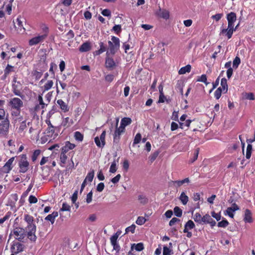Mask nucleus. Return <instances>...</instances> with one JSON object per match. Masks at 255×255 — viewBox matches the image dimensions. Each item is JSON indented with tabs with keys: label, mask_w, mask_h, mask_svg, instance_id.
<instances>
[{
	"label": "nucleus",
	"mask_w": 255,
	"mask_h": 255,
	"mask_svg": "<svg viewBox=\"0 0 255 255\" xmlns=\"http://www.w3.org/2000/svg\"><path fill=\"white\" fill-rule=\"evenodd\" d=\"M13 235L15 240L20 242H24L26 238H28L31 241L35 242L37 239L35 233H32V237L29 235V230L26 228H21L18 226H13V229L11 231L9 237Z\"/></svg>",
	"instance_id": "nucleus-1"
},
{
	"label": "nucleus",
	"mask_w": 255,
	"mask_h": 255,
	"mask_svg": "<svg viewBox=\"0 0 255 255\" xmlns=\"http://www.w3.org/2000/svg\"><path fill=\"white\" fill-rule=\"evenodd\" d=\"M8 105L10 108L11 118L20 119L21 108L23 106L22 101L18 98H12L9 99Z\"/></svg>",
	"instance_id": "nucleus-2"
},
{
	"label": "nucleus",
	"mask_w": 255,
	"mask_h": 255,
	"mask_svg": "<svg viewBox=\"0 0 255 255\" xmlns=\"http://www.w3.org/2000/svg\"><path fill=\"white\" fill-rule=\"evenodd\" d=\"M227 19L228 20V28H224L221 31V34L226 36L228 39H230L235 29H233L234 22L237 20V15L234 12H231L227 14Z\"/></svg>",
	"instance_id": "nucleus-3"
},
{
	"label": "nucleus",
	"mask_w": 255,
	"mask_h": 255,
	"mask_svg": "<svg viewBox=\"0 0 255 255\" xmlns=\"http://www.w3.org/2000/svg\"><path fill=\"white\" fill-rule=\"evenodd\" d=\"M10 122L7 117H5V112L0 108V135H6L9 132Z\"/></svg>",
	"instance_id": "nucleus-4"
},
{
	"label": "nucleus",
	"mask_w": 255,
	"mask_h": 255,
	"mask_svg": "<svg viewBox=\"0 0 255 255\" xmlns=\"http://www.w3.org/2000/svg\"><path fill=\"white\" fill-rule=\"evenodd\" d=\"M18 173H25L29 169V162L26 154H21L16 157Z\"/></svg>",
	"instance_id": "nucleus-5"
},
{
	"label": "nucleus",
	"mask_w": 255,
	"mask_h": 255,
	"mask_svg": "<svg viewBox=\"0 0 255 255\" xmlns=\"http://www.w3.org/2000/svg\"><path fill=\"white\" fill-rule=\"evenodd\" d=\"M42 29L43 31L42 35H38L29 40L28 45L29 46H32L41 43L47 38L49 33L48 27L45 25H43Z\"/></svg>",
	"instance_id": "nucleus-6"
},
{
	"label": "nucleus",
	"mask_w": 255,
	"mask_h": 255,
	"mask_svg": "<svg viewBox=\"0 0 255 255\" xmlns=\"http://www.w3.org/2000/svg\"><path fill=\"white\" fill-rule=\"evenodd\" d=\"M20 119L11 118V123L14 126L18 125L19 124V126L17 128V132L19 133H22L24 132L25 130L27 129V126H29L31 124L30 122H28L26 123V120L24 119L23 116H20Z\"/></svg>",
	"instance_id": "nucleus-7"
},
{
	"label": "nucleus",
	"mask_w": 255,
	"mask_h": 255,
	"mask_svg": "<svg viewBox=\"0 0 255 255\" xmlns=\"http://www.w3.org/2000/svg\"><path fill=\"white\" fill-rule=\"evenodd\" d=\"M24 219L27 223L26 229L29 230V235L32 237V233H35L36 230V225L34 223V218L28 214H24Z\"/></svg>",
	"instance_id": "nucleus-8"
},
{
	"label": "nucleus",
	"mask_w": 255,
	"mask_h": 255,
	"mask_svg": "<svg viewBox=\"0 0 255 255\" xmlns=\"http://www.w3.org/2000/svg\"><path fill=\"white\" fill-rule=\"evenodd\" d=\"M112 41H109V50L111 54H115L119 49L120 47V41L119 38L113 36L111 38Z\"/></svg>",
	"instance_id": "nucleus-9"
},
{
	"label": "nucleus",
	"mask_w": 255,
	"mask_h": 255,
	"mask_svg": "<svg viewBox=\"0 0 255 255\" xmlns=\"http://www.w3.org/2000/svg\"><path fill=\"white\" fill-rule=\"evenodd\" d=\"M106 130L103 131L100 137L96 136L94 138L95 142L99 148H103L106 144Z\"/></svg>",
	"instance_id": "nucleus-10"
},
{
	"label": "nucleus",
	"mask_w": 255,
	"mask_h": 255,
	"mask_svg": "<svg viewBox=\"0 0 255 255\" xmlns=\"http://www.w3.org/2000/svg\"><path fill=\"white\" fill-rule=\"evenodd\" d=\"M24 245L19 242H14L10 247L11 253L18 254L23 251Z\"/></svg>",
	"instance_id": "nucleus-11"
},
{
	"label": "nucleus",
	"mask_w": 255,
	"mask_h": 255,
	"mask_svg": "<svg viewBox=\"0 0 255 255\" xmlns=\"http://www.w3.org/2000/svg\"><path fill=\"white\" fill-rule=\"evenodd\" d=\"M14 157L9 158L5 164L1 167V171L4 173H8L12 169V163L14 160Z\"/></svg>",
	"instance_id": "nucleus-12"
},
{
	"label": "nucleus",
	"mask_w": 255,
	"mask_h": 255,
	"mask_svg": "<svg viewBox=\"0 0 255 255\" xmlns=\"http://www.w3.org/2000/svg\"><path fill=\"white\" fill-rule=\"evenodd\" d=\"M202 224H209L211 228H213L216 225V222L209 214H206L203 216Z\"/></svg>",
	"instance_id": "nucleus-13"
},
{
	"label": "nucleus",
	"mask_w": 255,
	"mask_h": 255,
	"mask_svg": "<svg viewBox=\"0 0 255 255\" xmlns=\"http://www.w3.org/2000/svg\"><path fill=\"white\" fill-rule=\"evenodd\" d=\"M21 84L20 82L17 83H12V91L16 96L21 97L22 94L20 92Z\"/></svg>",
	"instance_id": "nucleus-14"
},
{
	"label": "nucleus",
	"mask_w": 255,
	"mask_h": 255,
	"mask_svg": "<svg viewBox=\"0 0 255 255\" xmlns=\"http://www.w3.org/2000/svg\"><path fill=\"white\" fill-rule=\"evenodd\" d=\"M111 245L113 247V249L117 253H119L120 251V246L117 243V236H112L110 238Z\"/></svg>",
	"instance_id": "nucleus-15"
},
{
	"label": "nucleus",
	"mask_w": 255,
	"mask_h": 255,
	"mask_svg": "<svg viewBox=\"0 0 255 255\" xmlns=\"http://www.w3.org/2000/svg\"><path fill=\"white\" fill-rule=\"evenodd\" d=\"M76 147L75 144L71 143L69 141L65 142V144L63 146L61 150V152L67 153L69 150L74 149Z\"/></svg>",
	"instance_id": "nucleus-16"
},
{
	"label": "nucleus",
	"mask_w": 255,
	"mask_h": 255,
	"mask_svg": "<svg viewBox=\"0 0 255 255\" xmlns=\"http://www.w3.org/2000/svg\"><path fill=\"white\" fill-rule=\"evenodd\" d=\"M105 65L106 67L110 70L113 69L116 66L114 60L110 57H107L106 58Z\"/></svg>",
	"instance_id": "nucleus-17"
},
{
	"label": "nucleus",
	"mask_w": 255,
	"mask_h": 255,
	"mask_svg": "<svg viewBox=\"0 0 255 255\" xmlns=\"http://www.w3.org/2000/svg\"><path fill=\"white\" fill-rule=\"evenodd\" d=\"M244 221L245 223H251L253 222L252 214L251 211L247 209L245 212Z\"/></svg>",
	"instance_id": "nucleus-18"
},
{
	"label": "nucleus",
	"mask_w": 255,
	"mask_h": 255,
	"mask_svg": "<svg viewBox=\"0 0 255 255\" xmlns=\"http://www.w3.org/2000/svg\"><path fill=\"white\" fill-rule=\"evenodd\" d=\"M57 104L59 106L61 110L64 113L69 111V107L68 105L64 102L62 99H59L57 101Z\"/></svg>",
	"instance_id": "nucleus-19"
},
{
	"label": "nucleus",
	"mask_w": 255,
	"mask_h": 255,
	"mask_svg": "<svg viewBox=\"0 0 255 255\" xmlns=\"http://www.w3.org/2000/svg\"><path fill=\"white\" fill-rule=\"evenodd\" d=\"M123 133H124V132L116 128V130H115V132H114V136H113L114 143H115L116 144L119 143L120 138H121V135Z\"/></svg>",
	"instance_id": "nucleus-20"
},
{
	"label": "nucleus",
	"mask_w": 255,
	"mask_h": 255,
	"mask_svg": "<svg viewBox=\"0 0 255 255\" xmlns=\"http://www.w3.org/2000/svg\"><path fill=\"white\" fill-rule=\"evenodd\" d=\"M91 48L90 43L86 42L83 43L79 47V51L81 52H87Z\"/></svg>",
	"instance_id": "nucleus-21"
},
{
	"label": "nucleus",
	"mask_w": 255,
	"mask_h": 255,
	"mask_svg": "<svg viewBox=\"0 0 255 255\" xmlns=\"http://www.w3.org/2000/svg\"><path fill=\"white\" fill-rule=\"evenodd\" d=\"M223 92L226 93L228 92V86L227 84V80L225 78H223L221 79V87Z\"/></svg>",
	"instance_id": "nucleus-22"
},
{
	"label": "nucleus",
	"mask_w": 255,
	"mask_h": 255,
	"mask_svg": "<svg viewBox=\"0 0 255 255\" xmlns=\"http://www.w3.org/2000/svg\"><path fill=\"white\" fill-rule=\"evenodd\" d=\"M144 249L143 244L142 243H139L138 244H133L131 247V250H133L134 249L138 252L142 251Z\"/></svg>",
	"instance_id": "nucleus-23"
},
{
	"label": "nucleus",
	"mask_w": 255,
	"mask_h": 255,
	"mask_svg": "<svg viewBox=\"0 0 255 255\" xmlns=\"http://www.w3.org/2000/svg\"><path fill=\"white\" fill-rule=\"evenodd\" d=\"M195 227V224L192 220H189L185 225L184 229L183 230L184 233L187 232L188 230H191Z\"/></svg>",
	"instance_id": "nucleus-24"
},
{
	"label": "nucleus",
	"mask_w": 255,
	"mask_h": 255,
	"mask_svg": "<svg viewBox=\"0 0 255 255\" xmlns=\"http://www.w3.org/2000/svg\"><path fill=\"white\" fill-rule=\"evenodd\" d=\"M119 159L118 158L117 159H115L112 162L111 165L110 170L109 171L111 173H115L117 170V165L119 162Z\"/></svg>",
	"instance_id": "nucleus-25"
},
{
	"label": "nucleus",
	"mask_w": 255,
	"mask_h": 255,
	"mask_svg": "<svg viewBox=\"0 0 255 255\" xmlns=\"http://www.w3.org/2000/svg\"><path fill=\"white\" fill-rule=\"evenodd\" d=\"M191 66L190 65L188 64V65H187L186 66L180 68V69L178 71V73L180 75L184 74L186 73L190 72L191 71Z\"/></svg>",
	"instance_id": "nucleus-26"
},
{
	"label": "nucleus",
	"mask_w": 255,
	"mask_h": 255,
	"mask_svg": "<svg viewBox=\"0 0 255 255\" xmlns=\"http://www.w3.org/2000/svg\"><path fill=\"white\" fill-rule=\"evenodd\" d=\"M72 123V120L70 119L69 117H67L63 120L61 126L65 128H68L70 127Z\"/></svg>",
	"instance_id": "nucleus-27"
},
{
	"label": "nucleus",
	"mask_w": 255,
	"mask_h": 255,
	"mask_svg": "<svg viewBox=\"0 0 255 255\" xmlns=\"http://www.w3.org/2000/svg\"><path fill=\"white\" fill-rule=\"evenodd\" d=\"M179 199L181 201V202H182V204L183 205H185L188 202L189 198L185 194V193L184 192H182L180 194V196L179 197Z\"/></svg>",
	"instance_id": "nucleus-28"
},
{
	"label": "nucleus",
	"mask_w": 255,
	"mask_h": 255,
	"mask_svg": "<svg viewBox=\"0 0 255 255\" xmlns=\"http://www.w3.org/2000/svg\"><path fill=\"white\" fill-rule=\"evenodd\" d=\"M185 123H183V122H179V128H180L181 129H184L185 127H186L187 128L186 130H187L188 128L189 127L192 121L188 119V120H185Z\"/></svg>",
	"instance_id": "nucleus-29"
},
{
	"label": "nucleus",
	"mask_w": 255,
	"mask_h": 255,
	"mask_svg": "<svg viewBox=\"0 0 255 255\" xmlns=\"http://www.w3.org/2000/svg\"><path fill=\"white\" fill-rule=\"evenodd\" d=\"M94 177V170H91L90 172H89L88 173V174L84 181H86V182L88 181V182L91 183L93 181Z\"/></svg>",
	"instance_id": "nucleus-30"
},
{
	"label": "nucleus",
	"mask_w": 255,
	"mask_h": 255,
	"mask_svg": "<svg viewBox=\"0 0 255 255\" xmlns=\"http://www.w3.org/2000/svg\"><path fill=\"white\" fill-rule=\"evenodd\" d=\"M53 85V82L52 80H48L47 82L42 87L43 91H47L50 90Z\"/></svg>",
	"instance_id": "nucleus-31"
},
{
	"label": "nucleus",
	"mask_w": 255,
	"mask_h": 255,
	"mask_svg": "<svg viewBox=\"0 0 255 255\" xmlns=\"http://www.w3.org/2000/svg\"><path fill=\"white\" fill-rule=\"evenodd\" d=\"M99 45L100 49L96 52L97 55H100L102 54V53L105 52L107 49V46L104 45L103 42H100L99 43Z\"/></svg>",
	"instance_id": "nucleus-32"
},
{
	"label": "nucleus",
	"mask_w": 255,
	"mask_h": 255,
	"mask_svg": "<svg viewBox=\"0 0 255 255\" xmlns=\"http://www.w3.org/2000/svg\"><path fill=\"white\" fill-rule=\"evenodd\" d=\"M190 182V179L189 178H186L181 180H176L174 181V184H176L177 186L180 187L184 183H189Z\"/></svg>",
	"instance_id": "nucleus-33"
},
{
	"label": "nucleus",
	"mask_w": 255,
	"mask_h": 255,
	"mask_svg": "<svg viewBox=\"0 0 255 255\" xmlns=\"http://www.w3.org/2000/svg\"><path fill=\"white\" fill-rule=\"evenodd\" d=\"M75 139L79 142H82L84 139V135L80 131H77L74 132Z\"/></svg>",
	"instance_id": "nucleus-34"
},
{
	"label": "nucleus",
	"mask_w": 255,
	"mask_h": 255,
	"mask_svg": "<svg viewBox=\"0 0 255 255\" xmlns=\"http://www.w3.org/2000/svg\"><path fill=\"white\" fill-rule=\"evenodd\" d=\"M253 150V146L251 144L249 143L247 147V151L246 154V157L247 159H250L251 156L252 152Z\"/></svg>",
	"instance_id": "nucleus-35"
},
{
	"label": "nucleus",
	"mask_w": 255,
	"mask_h": 255,
	"mask_svg": "<svg viewBox=\"0 0 255 255\" xmlns=\"http://www.w3.org/2000/svg\"><path fill=\"white\" fill-rule=\"evenodd\" d=\"M14 70L15 68L14 66L7 64L4 70V72L9 75L10 73L14 72Z\"/></svg>",
	"instance_id": "nucleus-36"
},
{
	"label": "nucleus",
	"mask_w": 255,
	"mask_h": 255,
	"mask_svg": "<svg viewBox=\"0 0 255 255\" xmlns=\"http://www.w3.org/2000/svg\"><path fill=\"white\" fill-rule=\"evenodd\" d=\"M131 122H132V121L130 118H124L122 119L121 124V125H123L126 127L127 126L130 124L131 123Z\"/></svg>",
	"instance_id": "nucleus-37"
},
{
	"label": "nucleus",
	"mask_w": 255,
	"mask_h": 255,
	"mask_svg": "<svg viewBox=\"0 0 255 255\" xmlns=\"http://www.w3.org/2000/svg\"><path fill=\"white\" fill-rule=\"evenodd\" d=\"M148 220V219H146L145 217L139 216L137 218V220L135 221V223L136 224H137L138 225H142Z\"/></svg>",
	"instance_id": "nucleus-38"
},
{
	"label": "nucleus",
	"mask_w": 255,
	"mask_h": 255,
	"mask_svg": "<svg viewBox=\"0 0 255 255\" xmlns=\"http://www.w3.org/2000/svg\"><path fill=\"white\" fill-rule=\"evenodd\" d=\"M194 220L199 224H202L203 216L199 213H196L193 217Z\"/></svg>",
	"instance_id": "nucleus-39"
},
{
	"label": "nucleus",
	"mask_w": 255,
	"mask_h": 255,
	"mask_svg": "<svg viewBox=\"0 0 255 255\" xmlns=\"http://www.w3.org/2000/svg\"><path fill=\"white\" fill-rule=\"evenodd\" d=\"M40 153L41 150L39 149L34 150L31 156V160L32 162H34L36 160L38 156L40 155Z\"/></svg>",
	"instance_id": "nucleus-40"
},
{
	"label": "nucleus",
	"mask_w": 255,
	"mask_h": 255,
	"mask_svg": "<svg viewBox=\"0 0 255 255\" xmlns=\"http://www.w3.org/2000/svg\"><path fill=\"white\" fill-rule=\"evenodd\" d=\"M197 82H201L204 83L206 85H208L209 83L207 81V76L205 74H202L200 77H199L197 80Z\"/></svg>",
	"instance_id": "nucleus-41"
},
{
	"label": "nucleus",
	"mask_w": 255,
	"mask_h": 255,
	"mask_svg": "<svg viewBox=\"0 0 255 255\" xmlns=\"http://www.w3.org/2000/svg\"><path fill=\"white\" fill-rule=\"evenodd\" d=\"M138 200L139 201V202L140 203H141L142 204H145L148 201V199L146 198V197L145 195H142V194L139 195L138 196Z\"/></svg>",
	"instance_id": "nucleus-42"
},
{
	"label": "nucleus",
	"mask_w": 255,
	"mask_h": 255,
	"mask_svg": "<svg viewBox=\"0 0 255 255\" xmlns=\"http://www.w3.org/2000/svg\"><path fill=\"white\" fill-rule=\"evenodd\" d=\"M55 132V127H48L46 129V133L48 136L52 137Z\"/></svg>",
	"instance_id": "nucleus-43"
},
{
	"label": "nucleus",
	"mask_w": 255,
	"mask_h": 255,
	"mask_svg": "<svg viewBox=\"0 0 255 255\" xmlns=\"http://www.w3.org/2000/svg\"><path fill=\"white\" fill-rule=\"evenodd\" d=\"M222 92L223 90H222L221 87L218 88L215 91L214 93V96L217 100H218L221 97Z\"/></svg>",
	"instance_id": "nucleus-44"
},
{
	"label": "nucleus",
	"mask_w": 255,
	"mask_h": 255,
	"mask_svg": "<svg viewBox=\"0 0 255 255\" xmlns=\"http://www.w3.org/2000/svg\"><path fill=\"white\" fill-rule=\"evenodd\" d=\"M67 158H68V157H67L66 153L61 152L60 155V160L62 163L65 164L66 162Z\"/></svg>",
	"instance_id": "nucleus-45"
},
{
	"label": "nucleus",
	"mask_w": 255,
	"mask_h": 255,
	"mask_svg": "<svg viewBox=\"0 0 255 255\" xmlns=\"http://www.w3.org/2000/svg\"><path fill=\"white\" fill-rule=\"evenodd\" d=\"M229 225V222L226 219H224L222 221L219 222L218 226L221 228H226Z\"/></svg>",
	"instance_id": "nucleus-46"
},
{
	"label": "nucleus",
	"mask_w": 255,
	"mask_h": 255,
	"mask_svg": "<svg viewBox=\"0 0 255 255\" xmlns=\"http://www.w3.org/2000/svg\"><path fill=\"white\" fill-rule=\"evenodd\" d=\"M136 228V226L134 224H132L131 226L127 227L126 229V234L128 233V232H131L133 234L135 232V229Z\"/></svg>",
	"instance_id": "nucleus-47"
},
{
	"label": "nucleus",
	"mask_w": 255,
	"mask_h": 255,
	"mask_svg": "<svg viewBox=\"0 0 255 255\" xmlns=\"http://www.w3.org/2000/svg\"><path fill=\"white\" fill-rule=\"evenodd\" d=\"M228 201L231 204V207H239L238 204L236 203L237 200H235L233 197L231 196Z\"/></svg>",
	"instance_id": "nucleus-48"
},
{
	"label": "nucleus",
	"mask_w": 255,
	"mask_h": 255,
	"mask_svg": "<svg viewBox=\"0 0 255 255\" xmlns=\"http://www.w3.org/2000/svg\"><path fill=\"white\" fill-rule=\"evenodd\" d=\"M11 216V213L10 212H7L6 215L3 218L0 219V225L2 224L4 222L8 220Z\"/></svg>",
	"instance_id": "nucleus-49"
},
{
	"label": "nucleus",
	"mask_w": 255,
	"mask_h": 255,
	"mask_svg": "<svg viewBox=\"0 0 255 255\" xmlns=\"http://www.w3.org/2000/svg\"><path fill=\"white\" fill-rule=\"evenodd\" d=\"M240 63V58L239 57L236 56L233 60V67L235 68H237L239 67Z\"/></svg>",
	"instance_id": "nucleus-50"
},
{
	"label": "nucleus",
	"mask_w": 255,
	"mask_h": 255,
	"mask_svg": "<svg viewBox=\"0 0 255 255\" xmlns=\"http://www.w3.org/2000/svg\"><path fill=\"white\" fill-rule=\"evenodd\" d=\"M28 132L31 134V138L34 139L35 136L37 134V131L36 129L33 128L32 127H30Z\"/></svg>",
	"instance_id": "nucleus-51"
},
{
	"label": "nucleus",
	"mask_w": 255,
	"mask_h": 255,
	"mask_svg": "<svg viewBox=\"0 0 255 255\" xmlns=\"http://www.w3.org/2000/svg\"><path fill=\"white\" fill-rule=\"evenodd\" d=\"M32 74L33 76L35 77L36 80H38L41 77L42 73L37 70H34L32 71Z\"/></svg>",
	"instance_id": "nucleus-52"
},
{
	"label": "nucleus",
	"mask_w": 255,
	"mask_h": 255,
	"mask_svg": "<svg viewBox=\"0 0 255 255\" xmlns=\"http://www.w3.org/2000/svg\"><path fill=\"white\" fill-rule=\"evenodd\" d=\"M113 30H114L117 34H119L122 31L121 25L120 24L115 25L113 27Z\"/></svg>",
	"instance_id": "nucleus-53"
},
{
	"label": "nucleus",
	"mask_w": 255,
	"mask_h": 255,
	"mask_svg": "<svg viewBox=\"0 0 255 255\" xmlns=\"http://www.w3.org/2000/svg\"><path fill=\"white\" fill-rule=\"evenodd\" d=\"M141 139V135L140 133H137L134 138L133 144H136L140 142Z\"/></svg>",
	"instance_id": "nucleus-54"
},
{
	"label": "nucleus",
	"mask_w": 255,
	"mask_h": 255,
	"mask_svg": "<svg viewBox=\"0 0 255 255\" xmlns=\"http://www.w3.org/2000/svg\"><path fill=\"white\" fill-rule=\"evenodd\" d=\"M38 105L41 106V109H44L46 104L44 103L42 95H39L38 97Z\"/></svg>",
	"instance_id": "nucleus-55"
},
{
	"label": "nucleus",
	"mask_w": 255,
	"mask_h": 255,
	"mask_svg": "<svg viewBox=\"0 0 255 255\" xmlns=\"http://www.w3.org/2000/svg\"><path fill=\"white\" fill-rule=\"evenodd\" d=\"M160 16L161 17L164 19H168L169 17V13L168 11L166 10H162L160 13Z\"/></svg>",
	"instance_id": "nucleus-56"
},
{
	"label": "nucleus",
	"mask_w": 255,
	"mask_h": 255,
	"mask_svg": "<svg viewBox=\"0 0 255 255\" xmlns=\"http://www.w3.org/2000/svg\"><path fill=\"white\" fill-rule=\"evenodd\" d=\"M172 250L167 246H164L163 248V255H171Z\"/></svg>",
	"instance_id": "nucleus-57"
},
{
	"label": "nucleus",
	"mask_w": 255,
	"mask_h": 255,
	"mask_svg": "<svg viewBox=\"0 0 255 255\" xmlns=\"http://www.w3.org/2000/svg\"><path fill=\"white\" fill-rule=\"evenodd\" d=\"M199 153V148H197L194 151L193 158L192 159V162H194L195 160H196L197 159Z\"/></svg>",
	"instance_id": "nucleus-58"
},
{
	"label": "nucleus",
	"mask_w": 255,
	"mask_h": 255,
	"mask_svg": "<svg viewBox=\"0 0 255 255\" xmlns=\"http://www.w3.org/2000/svg\"><path fill=\"white\" fill-rule=\"evenodd\" d=\"M171 119L175 121H178V111H173L172 114Z\"/></svg>",
	"instance_id": "nucleus-59"
},
{
	"label": "nucleus",
	"mask_w": 255,
	"mask_h": 255,
	"mask_svg": "<svg viewBox=\"0 0 255 255\" xmlns=\"http://www.w3.org/2000/svg\"><path fill=\"white\" fill-rule=\"evenodd\" d=\"M212 216L216 219L217 221L220 220L221 216L220 213H216L214 211L211 212Z\"/></svg>",
	"instance_id": "nucleus-60"
},
{
	"label": "nucleus",
	"mask_w": 255,
	"mask_h": 255,
	"mask_svg": "<svg viewBox=\"0 0 255 255\" xmlns=\"http://www.w3.org/2000/svg\"><path fill=\"white\" fill-rule=\"evenodd\" d=\"M175 215L178 217H180L182 216V211L181 208H174Z\"/></svg>",
	"instance_id": "nucleus-61"
},
{
	"label": "nucleus",
	"mask_w": 255,
	"mask_h": 255,
	"mask_svg": "<svg viewBox=\"0 0 255 255\" xmlns=\"http://www.w3.org/2000/svg\"><path fill=\"white\" fill-rule=\"evenodd\" d=\"M223 16V13H217V14H216L212 16V18H213V19H215L216 21H218L221 19V18Z\"/></svg>",
	"instance_id": "nucleus-62"
},
{
	"label": "nucleus",
	"mask_w": 255,
	"mask_h": 255,
	"mask_svg": "<svg viewBox=\"0 0 255 255\" xmlns=\"http://www.w3.org/2000/svg\"><path fill=\"white\" fill-rule=\"evenodd\" d=\"M67 39L70 40L74 37V33L72 30H70L66 35Z\"/></svg>",
	"instance_id": "nucleus-63"
},
{
	"label": "nucleus",
	"mask_w": 255,
	"mask_h": 255,
	"mask_svg": "<svg viewBox=\"0 0 255 255\" xmlns=\"http://www.w3.org/2000/svg\"><path fill=\"white\" fill-rule=\"evenodd\" d=\"M105 187L104 183L103 182H100L99 183L97 186L96 190L98 192H102Z\"/></svg>",
	"instance_id": "nucleus-64"
}]
</instances>
